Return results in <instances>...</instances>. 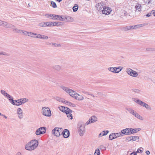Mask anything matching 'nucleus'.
<instances>
[{"instance_id": "obj_26", "label": "nucleus", "mask_w": 155, "mask_h": 155, "mask_svg": "<svg viewBox=\"0 0 155 155\" xmlns=\"http://www.w3.org/2000/svg\"><path fill=\"white\" fill-rule=\"evenodd\" d=\"M142 106L145 107L147 109L149 110H151V107L148 104H146L144 102H143Z\"/></svg>"}, {"instance_id": "obj_58", "label": "nucleus", "mask_w": 155, "mask_h": 155, "mask_svg": "<svg viewBox=\"0 0 155 155\" xmlns=\"http://www.w3.org/2000/svg\"><path fill=\"white\" fill-rule=\"evenodd\" d=\"M117 68L118 71V73L123 69V68L121 66L117 67Z\"/></svg>"}, {"instance_id": "obj_36", "label": "nucleus", "mask_w": 155, "mask_h": 155, "mask_svg": "<svg viewBox=\"0 0 155 155\" xmlns=\"http://www.w3.org/2000/svg\"><path fill=\"white\" fill-rule=\"evenodd\" d=\"M54 68L57 71H59L61 68V67L58 65H55L54 67Z\"/></svg>"}, {"instance_id": "obj_30", "label": "nucleus", "mask_w": 155, "mask_h": 155, "mask_svg": "<svg viewBox=\"0 0 155 155\" xmlns=\"http://www.w3.org/2000/svg\"><path fill=\"white\" fill-rule=\"evenodd\" d=\"M40 129V130L42 132V134L45 133L46 132V128L45 127H42L39 128Z\"/></svg>"}, {"instance_id": "obj_47", "label": "nucleus", "mask_w": 155, "mask_h": 155, "mask_svg": "<svg viewBox=\"0 0 155 155\" xmlns=\"http://www.w3.org/2000/svg\"><path fill=\"white\" fill-rule=\"evenodd\" d=\"M35 34H36V35H35L36 36H35V38H39V39L41 38V36H41L42 35H41V34H37V33H35Z\"/></svg>"}, {"instance_id": "obj_43", "label": "nucleus", "mask_w": 155, "mask_h": 155, "mask_svg": "<svg viewBox=\"0 0 155 155\" xmlns=\"http://www.w3.org/2000/svg\"><path fill=\"white\" fill-rule=\"evenodd\" d=\"M29 32L23 30L22 33L25 36H28V35H29Z\"/></svg>"}, {"instance_id": "obj_2", "label": "nucleus", "mask_w": 155, "mask_h": 155, "mask_svg": "<svg viewBox=\"0 0 155 155\" xmlns=\"http://www.w3.org/2000/svg\"><path fill=\"white\" fill-rule=\"evenodd\" d=\"M148 25V23H144L142 24H140L137 25H135L130 26H126L125 27V29L127 30H132L133 29H135L144 26Z\"/></svg>"}, {"instance_id": "obj_1", "label": "nucleus", "mask_w": 155, "mask_h": 155, "mask_svg": "<svg viewBox=\"0 0 155 155\" xmlns=\"http://www.w3.org/2000/svg\"><path fill=\"white\" fill-rule=\"evenodd\" d=\"M38 142L36 140H33L27 143L25 146L26 150L31 151L36 148L38 145Z\"/></svg>"}, {"instance_id": "obj_35", "label": "nucleus", "mask_w": 155, "mask_h": 155, "mask_svg": "<svg viewBox=\"0 0 155 155\" xmlns=\"http://www.w3.org/2000/svg\"><path fill=\"white\" fill-rule=\"evenodd\" d=\"M56 100L59 101L61 102H63L64 103V102L65 100L63 99H62L59 97H57L56 98Z\"/></svg>"}, {"instance_id": "obj_5", "label": "nucleus", "mask_w": 155, "mask_h": 155, "mask_svg": "<svg viewBox=\"0 0 155 155\" xmlns=\"http://www.w3.org/2000/svg\"><path fill=\"white\" fill-rule=\"evenodd\" d=\"M97 9L99 11H102L103 13H105V11L107 8H104L105 7L103 5L102 2H100L97 3L96 5Z\"/></svg>"}, {"instance_id": "obj_51", "label": "nucleus", "mask_w": 155, "mask_h": 155, "mask_svg": "<svg viewBox=\"0 0 155 155\" xmlns=\"http://www.w3.org/2000/svg\"><path fill=\"white\" fill-rule=\"evenodd\" d=\"M141 149H143V148L142 147H140L139 149H138L137 151L136 152L137 153H142L143 152V151L141 150Z\"/></svg>"}, {"instance_id": "obj_32", "label": "nucleus", "mask_w": 155, "mask_h": 155, "mask_svg": "<svg viewBox=\"0 0 155 155\" xmlns=\"http://www.w3.org/2000/svg\"><path fill=\"white\" fill-rule=\"evenodd\" d=\"M1 94L7 97L8 95L9 94L7 93H6L5 91L3 90H2L1 91Z\"/></svg>"}, {"instance_id": "obj_63", "label": "nucleus", "mask_w": 155, "mask_h": 155, "mask_svg": "<svg viewBox=\"0 0 155 155\" xmlns=\"http://www.w3.org/2000/svg\"><path fill=\"white\" fill-rule=\"evenodd\" d=\"M127 141H131V136L127 137L126 139Z\"/></svg>"}, {"instance_id": "obj_12", "label": "nucleus", "mask_w": 155, "mask_h": 155, "mask_svg": "<svg viewBox=\"0 0 155 155\" xmlns=\"http://www.w3.org/2000/svg\"><path fill=\"white\" fill-rule=\"evenodd\" d=\"M58 108L61 111L65 113V112H69V111H70V109L66 107L61 106L58 107Z\"/></svg>"}, {"instance_id": "obj_41", "label": "nucleus", "mask_w": 155, "mask_h": 155, "mask_svg": "<svg viewBox=\"0 0 155 155\" xmlns=\"http://www.w3.org/2000/svg\"><path fill=\"white\" fill-rule=\"evenodd\" d=\"M38 25L42 27H46L45 22H41L38 24Z\"/></svg>"}, {"instance_id": "obj_15", "label": "nucleus", "mask_w": 155, "mask_h": 155, "mask_svg": "<svg viewBox=\"0 0 155 155\" xmlns=\"http://www.w3.org/2000/svg\"><path fill=\"white\" fill-rule=\"evenodd\" d=\"M140 130V128H130V134L138 132Z\"/></svg>"}, {"instance_id": "obj_25", "label": "nucleus", "mask_w": 155, "mask_h": 155, "mask_svg": "<svg viewBox=\"0 0 155 155\" xmlns=\"http://www.w3.org/2000/svg\"><path fill=\"white\" fill-rule=\"evenodd\" d=\"M60 15L53 14V16L51 18L52 19L59 21Z\"/></svg>"}, {"instance_id": "obj_39", "label": "nucleus", "mask_w": 155, "mask_h": 155, "mask_svg": "<svg viewBox=\"0 0 155 155\" xmlns=\"http://www.w3.org/2000/svg\"><path fill=\"white\" fill-rule=\"evenodd\" d=\"M16 106H19L22 104L19 99L16 100Z\"/></svg>"}, {"instance_id": "obj_7", "label": "nucleus", "mask_w": 155, "mask_h": 155, "mask_svg": "<svg viewBox=\"0 0 155 155\" xmlns=\"http://www.w3.org/2000/svg\"><path fill=\"white\" fill-rule=\"evenodd\" d=\"M79 134L81 136H83L85 132V127L84 124H78Z\"/></svg>"}, {"instance_id": "obj_19", "label": "nucleus", "mask_w": 155, "mask_h": 155, "mask_svg": "<svg viewBox=\"0 0 155 155\" xmlns=\"http://www.w3.org/2000/svg\"><path fill=\"white\" fill-rule=\"evenodd\" d=\"M109 132V131L107 130H106V131H103L101 133L99 134L98 137H99L103 136L106 135Z\"/></svg>"}, {"instance_id": "obj_37", "label": "nucleus", "mask_w": 155, "mask_h": 155, "mask_svg": "<svg viewBox=\"0 0 155 155\" xmlns=\"http://www.w3.org/2000/svg\"><path fill=\"white\" fill-rule=\"evenodd\" d=\"M78 5L77 4H75L73 8V10L74 12H76L78 8Z\"/></svg>"}, {"instance_id": "obj_49", "label": "nucleus", "mask_w": 155, "mask_h": 155, "mask_svg": "<svg viewBox=\"0 0 155 155\" xmlns=\"http://www.w3.org/2000/svg\"><path fill=\"white\" fill-rule=\"evenodd\" d=\"M53 14H46L45 15V16L46 17H47L48 18H50V17H52L53 16Z\"/></svg>"}, {"instance_id": "obj_56", "label": "nucleus", "mask_w": 155, "mask_h": 155, "mask_svg": "<svg viewBox=\"0 0 155 155\" xmlns=\"http://www.w3.org/2000/svg\"><path fill=\"white\" fill-rule=\"evenodd\" d=\"M132 100L133 101H134L135 103L138 104V103L139 101V100L137 98H133Z\"/></svg>"}, {"instance_id": "obj_13", "label": "nucleus", "mask_w": 155, "mask_h": 155, "mask_svg": "<svg viewBox=\"0 0 155 155\" xmlns=\"http://www.w3.org/2000/svg\"><path fill=\"white\" fill-rule=\"evenodd\" d=\"M108 70L111 72L114 73H118V71L117 70V67H109L108 68Z\"/></svg>"}, {"instance_id": "obj_45", "label": "nucleus", "mask_w": 155, "mask_h": 155, "mask_svg": "<svg viewBox=\"0 0 155 155\" xmlns=\"http://www.w3.org/2000/svg\"><path fill=\"white\" fill-rule=\"evenodd\" d=\"M41 39H48V37L47 36L41 35Z\"/></svg>"}, {"instance_id": "obj_20", "label": "nucleus", "mask_w": 155, "mask_h": 155, "mask_svg": "<svg viewBox=\"0 0 155 155\" xmlns=\"http://www.w3.org/2000/svg\"><path fill=\"white\" fill-rule=\"evenodd\" d=\"M77 94V93L75 91L71 89L70 91V93H69V94L72 97L74 98V97L76 96Z\"/></svg>"}, {"instance_id": "obj_52", "label": "nucleus", "mask_w": 155, "mask_h": 155, "mask_svg": "<svg viewBox=\"0 0 155 155\" xmlns=\"http://www.w3.org/2000/svg\"><path fill=\"white\" fill-rule=\"evenodd\" d=\"M51 4L52 5V6L54 8H55L57 7V5L55 2L53 1H52L51 2Z\"/></svg>"}, {"instance_id": "obj_34", "label": "nucleus", "mask_w": 155, "mask_h": 155, "mask_svg": "<svg viewBox=\"0 0 155 155\" xmlns=\"http://www.w3.org/2000/svg\"><path fill=\"white\" fill-rule=\"evenodd\" d=\"M42 132L41 131V130H40V129L39 128L35 132V134L37 135H38L41 134H42Z\"/></svg>"}, {"instance_id": "obj_40", "label": "nucleus", "mask_w": 155, "mask_h": 155, "mask_svg": "<svg viewBox=\"0 0 155 155\" xmlns=\"http://www.w3.org/2000/svg\"><path fill=\"white\" fill-rule=\"evenodd\" d=\"M126 135H130V128H126Z\"/></svg>"}, {"instance_id": "obj_29", "label": "nucleus", "mask_w": 155, "mask_h": 155, "mask_svg": "<svg viewBox=\"0 0 155 155\" xmlns=\"http://www.w3.org/2000/svg\"><path fill=\"white\" fill-rule=\"evenodd\" d=\"M59 21H66L67 20V18L66 17H63L62 16H60Z\"/></svg>"}, {"instance_id": "obj_53", "label": "nucleus", "mask_w": 155, "mask_h": 155, "mask_svg": "<svg viewBox=\"0 0 155 155\" xmlns=\"http://www.w3.org/2000/svg\"><path fill=\"white\" fill-rule=\"evenodd\" d=\"M10 102L12 104L16 105V100H13H13H12Z\"/></svg>"}, {"instance_id": "obj_33", "label": "nucleus", "mask_w": 155, "mask_h": 155, "mask_svg": "<svg viewBox=\"0 0 155 155\" xmlns=\"http://www.w3.org/2000/svg\"><path fill=\"white\" fill-rule=\"evenodd\" d=\"M36 34L35 33L29 32V35H28V36L30 37L31 38H35V36L36 35Z\"/></svg>"}, {"instance_id": "obj_18", "label": "nucleus", "mask_w": 155, "mask_h": 155, "mask_svg": "<svg viewBox=\"0 0 155 155\" xmlns=\"http://www.w3.org/2000/svg\"><path fill=\"white\" fill-rule=\"evenodd\" d=\"M134 116L137 119L141 120H144L143 118L137 112H136L135 115H134Z\"/></svg>"}, {"instance_id": "obj_54", "label": "nucleus", "mask_w": 155, "mask_h": 155, "mask_svg": "<svg viewBox=\"0 0 155 155\" xmlns=\"http://www.w3.org/2000/svg\"><path fill=\"white\" fill-rule=\"evenodd\" d=\"M95 152L97 153V155H100V151L99 149H96Z\"/></svg>"}, {"instance_id": "obj_64", "label": "nucleus", "mask_w": 155, "mask_h": 155, "mask_svg": "<svg viewBox=\"0 0 155 155\" xmlns=\"http://www.w3.org/2000/svg\"><path fill=\"white\" fill-rule=\"evenodd\" d=\"M13 28V31L17 33L18 29L17 28H13Z\"/></svg>"}, {"instance_id": "obj_28", "label": "nucleus", "mask_w": 155, "mask_h": 155, "mask_svg": "<svg viewBox=\"0 0 155 155\" xmlns=\"http://www.w3.org/2000/svg\"><path fill=\"white\" fill-rule=\"evenodd\" d=\"M141 6L140 5L138 4L135 6V8L136 11L138 10V11L140 12L141 10Z\"/></svg>"}, {"instance_id": "obj_38", "label": "nucleus", "mask_w": 155, "mask_h": 155, "mask_svg": "<svg viewBox=\"0 0 155 155\" xmlns=\"http://www.w3.org/2000/svg\"><path fill=\"white\" fill-rule=\"evenodd\" d=\"M46 26H52V22L49 21L45 22Z\"/></svg>"}, {"instance_id": "obj_14", "label": "nucleus", "mask_w": 155, "mask_h": 155, "mask_svg": "<svg viewBox=\"0 0 155 155\" xmlns=\"http://www.w3.org/2000/svg\"><path fill=\"white\" fill-rule=\"evenodd\" d=\"M75 99L78 101H81L84 99V97L83 96L81 95H80L78 94H76V96L74 97Z\"/></svg>"}, {"instance_id": "obj_42", "label": "nucleus", "mask_w": 155, "mask_h": 155, "mask_svg": "<svg viewBox=\"0 0 155 155\" xmlns=\"http://www.w3.org/2000/svg\"><path fill=\"white\" fill-rule=\"evenodd\" d=\"M115 133L116 135V138L122 136V133H121V132Z\"/></svg>"}, {"instance_id": "obj_48", "label": "nucleus", "mask_w": 155, "mask_h": 155, "mask_svg": "<svg viewBox=\"0 0 155 155\" xmlns=\"http://www.w3.org/2000/svg\"><path fill=\"white\" fill-rule=\"evenodd\" d=\"M6 97L8 99L9 102L11 101V100L13 99V97L9 94L8 95V96Z\"/></svg>"}, {"instance_id": "obj_9", "label": "nucleus", "mask_w": 155, "mask_h": 155, "mask_svg": "<svg viewBox=\"0 0 155 155\" xmlns=\"http://www.w3.org/2000/svg\"><path fill=\"white\" fill-rule=\"evenodd\" d=\"M2 26L5 27L7 28H12L15 26L11 24H10L6 21H3Z\"/></svg>"}, {"instance_id": "obj_44", "label": "nucleus", "mask_w": 155, "mask_h": 155, "mask_svg": "<svg viewBox=\"0 0 155 155\" xmlns=\"http://www.w3.org/2000/svg\"><path fill=\"white\" fill-rule=\"evenodd\" d=\"M126 109L131 114L134 110L133 109L130 108H126Z\"/></svg>"}, {"instance_id": "obj_24", "label": "nucleus", "mask_w": 155, "mask_h": 155, "mask_svg": "<svg viewBox=\"0 0 155 155\" xmlns=\"http://www.w3.org/2000/svg\"><path fill=\"white\" fill-rule=\"evenodd\" d=\"M64 103H65L66 104L70 106H72L73 107H75V105L71 102H70L69 101H68L66 100H65L64 102Z\"/></svg>"}, {"instance_id": "obj_23", "label": "nucleus", "mask_w": 155, "mask_h": 155, "mask_svg": "<svg viewBox=\"0 0 155 155\" xmlns=\"http://www.w3.org/2000/svg\"><path fill=\"white\" fill-rule=\"evenodd\" d=\"M146 51L147 52H152L155 51V48L151 47L147 48Z\"/></svg>"}, {"instance_id": "obj_55", "label": "nucleus", "mask_w": 155, "mask_h": 155, "mask_svg": "<svg viewBox=\"0 0 155 155\" xmlns=\"http://www.w3.org/2000/svg\"><path fill=\"white\" fill-rule=\"evenodd\" d=\"M66 18H67V20L66 21H73V18L70 17H66Z\"/></svg>"}, {"instance_id": "obj_4", "label": "nucleus", "mask_w": 155, "mask_h": 155, "mask_svg": "<svg viewBox=\"0 0 155 155\" xmlns=\"http://www.w3.org/2000/svg\"><path fill=\"white\" fill-rule=\"evenodd\" d=\"M42 113L44 115L48 117H50L51 115V111L48 107H43L42 109Z\"/></svg>"}, {"instance_id": "obj_62", "label": "nucleus", "mask_w": 155, "mask_h": 155, "mask_svg": "<svg viewBox=\"0 0 155 155\" xmlns=\"http://www.w3.org/2000/svg\"><path fill=\"white\" fill-rule=\"evenodd\" d=\"M144 102L141 101L140 100L139 101L138 104L142 106Z\"/></svg>"}, {"instance_id": "obj_27", "label": "nucleus", "mask_w": 155, "mask_h": 155, "mask_svg": "<svg viewBox=\"0 0 155 155\" xmlns=\"http://www.w3.org/2000/svg\"><path fill=\"white\" fill-rule=\"evenodd\" d=\"M19 100L22 104H24L28 101V99L26 98H21Z\"/></svg>"}, {"instance_id": "obj_8", "label": "nucleus", "mask_w": 155, "mask_h": 155, "mask_svg": "<svg viewBox=\"0 0 155 155\" xmlns=\"http://www.w3.org/2000/svg\"><path fill=\"white\" fill-rule=\"evenodd\" d=\"M97 120V118L95 116H92L90 117L88 120L85 123V125H87L88 124L93 123H94Z\"/></svg>"}, {"instance_id": "obj_11", "label": "nucleus", "mask_w": 155, "mask_h": 155, "mask_svg": "<svg viewBox=\"0 0 155 155\" xmlns=\"http://www.w3.org/2000/svg\"><path fill=\"white\" fill-rule=\"evenodd\" d=\"M62 134L65 138H68L70 134L69 131L67 129H64L63 131H62Z\"/></svg>"}, {"instance_id": "obj_6", "label": "nucleus", "mask_w": 155, "mask_h": 155, "mask_svg": "<svg viewBox=\"0 0 155 155\" xmlns=\"http://www.w3.org/2000/svg\"><path fill=\"white\" fill-rule=\"evenodd\" d=\"M126 72L128 75L133 77H136L138 75L136 71L130 68L127 69Z\"/></svg>"}, {"instance_id": "obj_3", "label": "nucleus", "mask_w": 155, "mask_h": 155, "mask_svg": "<svg viewBox=\"0 0 155 155\" xmlns=\"http://www.w3.org/2000/svg\"><path fill=\"white\" fill-rule=\"evenodd\" d=\"M62 129L61 128L55 127L52 131V134L55 136L58 137L62 134Z\"/></svg>"}, {"instance_id": "obj_57", "label": "nucleus", "mask_w": 155, "mask_h": 155, "mask_svg": "<svg viewBox=\"0 0 155 155\" xmlns=\"http://www.w3.org/2000/svg\"><path fill=\"white\" fill-rule=\"evenodd\" d=\"M133 91L135 93H139L140 92V91L139 89H134L133 90Z\"/></svg>"}, {"instance_id": "obj_10", "label": "nucleus", "mask_w": 155, "mask_h": 155, "mask_svg": "<svg viewBox=\"0 0 155 155\" xmlns=\"http://www.w3.org/2000/svg\"><path fill=\"white\" fill-rule=\"evenodd\" d=\"M17 113L18 118L21 119L23 117V112L22 110L20 108H18L17 110Z\"/></svg>"}, {"instance_id": "obj_16", "label": "nucleus", "mask_w": 155, "mask_h": 155, "mask_svg": "<svg viewBox=\"0 0 155 155\" xmlns=\"http://www.w3.org/2000/svg\"><path fill=\"white\" fill-rule=\"evenodd\" d=\"M61 88L64 91H65L67 93L69 94L70 93L71 89L69 88L65 87L63 86H61Z\"/></svg>"}, {"instance_id": "obj_50", "label": "nucleus", "mask_w": 155, "mask_h": 155, "mask_svg": "<svg viewBox=\"0 0 155 155\" xmlns=\"http://www.w3.org/2000/svg\"><path fill=\"white\" fill-rule=\"evenodd\" d=\"M121 133H122V136H123L124 134L126 135V129L122 130Z\"/></svg>"}, {"instance_id": "obj_31", "label": "nucleus", "mask_w": 155, "mask_h": 155, "mask_svg": "<svg viewBox=\"0 0 155 155\" xmlns=\"http://www.w3.org/2000/svg\"><path fill=\"white\" fill-rule=\"evenodd\" d=\"M131 141H134L138 140L139 138L138 136H131Z\"/></svg>"}, {"instance_id": "obj_59", "label": "nucleus", "mask_w": 155, "mask_h": 155, "mask_svg": "<svg viewBox=\"0 0 155 155\" xmlns=\"http://www.w3.org/2000/svg\"><path fill=\"white\" fill-rule=\"evenodd\" d=\"M0 54L3 55H4L8 56L9 55L6 52L3 51H0Z\"/></svg>"}, {"instance_id": "obj_61", "label": "nucleus", "mask_w": 155, "mask_h": 155, "mask_svg": "<svg viewBox=\"0 0 155 155\" xmlns=\"http://www.w3.org/2000/svg\"><path fill=\"white\" fill-rule=\"evenodd\" d=\"M56 26H60L62 25V22L59 21H56Z\"/></svg>"}, {"instance_id": "obj_46", "label": "nucleus", "mask_w": 155, "mask_h": 155, "mask_svg": "<svg viewBox=\"0 0 155 155\" xmlns=\"http://www.w3.org/2000/svg\"><path fill=\"white\" fill-rule=\"evenodd\" d=\"M52 45L55 47H60L61 46V45L60 44L58 43H52Z\"/></svg>"}, {"instance_id": "obj_21", "label": "nucleus", "mask_w": 155, "mask_h": 155, "mask_svg": "<svg viewBox=\"0 0 155 155\" xmlns=\"http://www.w3.org/2000/svg\"><path fill=\"white\" fill-rule=\"evenodd\" d=\"M109 139L110 140H112L116 138V135L115 133H112L110 134L109 136Z\"/></svg>"}, {"instance_id": "obj_17", "label": "nucleus", "mask_w": 155, "mask_h": 155, "mask_svg": "<svg viewBox=\"0 0 155 155\" xmlns=\"http://www.w3.org/2000/svg\"><path fill=\"white\" fill-rule=\"evenodd\" d=\"M70 111H69V112H65V113L67 115L68 117V118H70V119H72L73 118V117L72 115L71 114V113L72 112V111L70 109Z\"/></svg>"}, {"instance_id": "obj_60", "label": "nucleus", "mask_w": 155, "mask_h": 155, "mask_svg": "<svg viewBox=\"0 0 155 155\" xmlns=\"http://www.w3.org/2000/svg\"><path fill=\"white\" fill-rule=\"evenodd\" d=\"M100 149L101 150H105L106 149V147L104 146L101 145L100 146Z\"/></svg>"}, {"instance_id": "obj_22", "label": "nucleus", "mask_w": 155, "mask_h": 155, "mask_svg": "<svg viewBox=\"0 0 155 155\" xmlns=\"http://www.w3.org/2000/svg\"><path fill=\"white\" fill-rule=\"evenodd\" d=\"M104 8H107V9H106V10L105 11V13H103V14H105L106 15H109L111 12V10L110 9V8L108 7H106L105 6Z\"/></svg>"}]
</instances>
